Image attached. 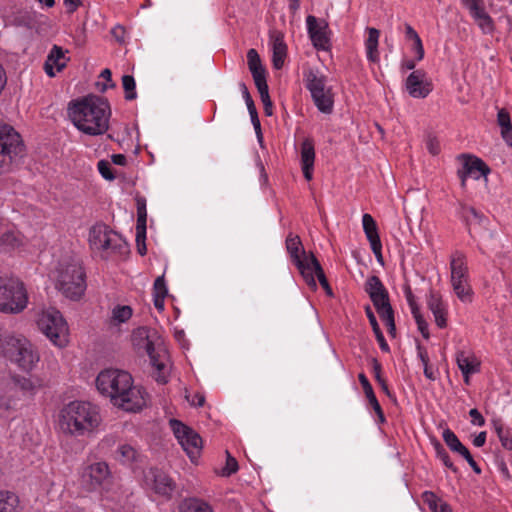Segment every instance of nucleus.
<instances>
[{
    "mask_svg": "<svg viewBox=\"0 0 512 512\" xmlns=\"http://www.w3.org/2000/svg\"><path fill=\"white\" fill-rule=\"evenodd\" d=\"M461 217L468 227H470L473 220L480 225L485 220L483 214L479 213L474 207L465 204H461Z\"/></svg>",
    "mask_w": 512,
    "mask_h": 512,
    "instance_id": "obj_35",
    "label": "nucleus"
},
{
    "mask_svg": "<svg viewBox=\"0 0 512 512\" xmlns=\"http://www.w3.org/2000/svg\"><path fill=\"white\" fill-rule=\"evenodd\" d=\"M179 512H213L212 508L204 501L197 498L185 499L179 505Z\"/></svg>",
    "mask_w": 512,
    "mask_h": 512,
    "instance_id": "obj_30",
    "label": "nucleus"
},
{
    "mask_svg": "<svg viewBox=\"0 0 512 512\" xmlns=\"http://www.w3.org/2000/svg\"><path fill=\"white\" fill-rule=\"evenodd\" d=\"M101 418L96 406L89 402L73 401L60 411V429L71 435H84L93 431L100 423Z\"/></svg>",
    "mask_w": 512,
    "mask_h": 512,
    "instance_id": "obj_3",
    "label": "nucleus"
},
{
    "mask_svg": "<svg viewBox=\"0 0 512 512\" xmlns=\"http://www.w3.org/2000/svg\"><path fill=\"white\" fill-rule=\"evenodd\" d=\"M247 60H248V66L251 71V74L265 70L261 63V59L259 57V54L255 49H249L247 52Z\"/></svg>",
    "mask_w": 512,
    "mask_h": 512,
    "instance_id": "obj_45",
    "label": "nucleus"
},
{
    "mask_svg": "<svg viewBox=\"0 0 512 512\" xmlns=\"http://www.w3.org/2000/svg\"><path fill=\"white\" fill-rule=\"evenodd\" d=\"M371 301L377 312L391 305L388 292L374 299H371Z\"/></svg>",
    "mask_w": 512,
    "mask_h": 512,
    "instance_id": "obj_54",
    "label": "nucleus"
},
{
    "mask_svg": "<svg viewBox=\"0 0 512 512\" xmlns=\"http://www.w3.org/2000/svg\"><path fill=\"white\" fill-rule=\"evenodd\" d=\"M428 307L434 315L435 322H436L437 326L440 328L446 327V325H447L446 310L443 306L441 297L438 294H436L434 292L430 293V296L428 299Z\"/></svg>",
    "mask_w": 512,
    "mask_h": 512,
    "instance_id": "obj_21",
    "label": "nucleus"
},
{
    "mask_svg": "<svg viewBox=\"0 0 512 512\" xmlns=\"http://www.w3.org/2000/svg\"><path fill=\"white\" fill-rule=\"evenodd\" d=\"M240 89H241L243 98L246 102L247 109L249 111V114L251 117V122L255 129L258 141L260 143H262L263 136H262V131H261V124H260V120L258 118V113H257L256 107H255L254 101H253L245 83L240 84Z\"/></svg>",
    "mask_w": 512,
    "mask_h": 512,
    "instance_id": "obj_20",
    "label": "nucleus"
},
{
    "mask_svg": "<svg viewBox=\"0 0 512 512\" xmlns=\"http://www.w3.org/2000/svg\"><path fill=\"white\" fill-rule=\"evenodd\" d=\"M478 26L481 28V30L485 33L492 32L494 29V22L493 19L490 17L488 13L484 14L475 21Z\"/></svg>",
    "mask_w": 512,
    "mask_h": 512,
    "instance_id": "obj_51",
    "label": "nucleus"
},
{
    "mask_svg": "<svg viewBox=\"0 0 512 512\" xmlns=\"http://www.w3.org/2000/svg\"><path fill=\"white\" fill-rule=\"evenodd\" d=\"M145 239H146V233H140V230H136V244H137V249H138V252L140 255H145L146 252H147V247H146V244H145Z\"/></svg>",
    "mask_w": 512,
    "mask_h": 512,
    "instance_id": "obj_56",
    "label": "nucleus"
},
{
    "mask_svg": "<svg viewBox=\"0 0 512 512\" xmlns=\"http://www.w3.org/2000/svg\"><path fill=\"white\" fill-rule=\"evenodd\" d=\"M81 481L89 491H109L114 483V476L108 464L101 461L86 466L81 473Z\"/></svg>",
    "mask_w": 512,
    "mask_h": 512,
    "instance_id": "obj_11",
    "label": "nucleus"
},
{
    "mask_svg": "<svg viewBox=\"0 0 512 512\" xmlns=\"http://www.w3.org/2000/svg\"><path fill=\"white\" fill-rule=\"evenodd\" d=\"M98 391L110 397L114 406L127 412L139 411L145 406L141 388L133 385L132 376L122 370L106 369L96 378Z\"/></svg>",
    "mask_w": 512,
    "mask_h": 512,
    "instance_id": "obj_1",
    "label": "nucleus"
},
{
    "mask_svg": "<svg viewBox=\"0 0 512 512\" xmlns=\"http://www.w3.org/2000/svg\"><path fill=\"white\" fill-rule=\"evenodd\" d=\"M451 282L468 279V267L462 253L456 252L450 262Z\"/></svg>",
    "mask_w": 512,
    "mask_h": 512,
    "instance_id": "obj_22",
    "label": "nucleus"
},
{
    "mask_svg": "<svg viewBox=\"0 0 512 512\" xmlns=\"http://www.w3.org/2000/svg\"><path fill=\"white\" fill-rule=\"evenodd\" d=\"M154 295L167 296L168 290L165 284L164 275L156 278L153 285Z\"/></svg>",
    "mask_w": 512,
    "mask_h": 512,
    "instance_id": "obj_53",
    "label": "nucleus"
},
{
    "mask_svg": "<svg viewBox=\"0 0 512 512\" xmlns=\"http://www.w3.org/2000/svg\"><path fill=\"white\" fill-rule=\"evenodd\" d=\"M0 355L17 363L25 371L32 370L39 361L38 353L34 350L33 345L24 337H8Z\"/></svg>",
    "mask_w": 512,
    "mask_h": 512,
    "instance_id": "obj_7",
    "label": "nucleus"
},
{
    "mask_svg": "<svg viewBox=\"0 0 512 512\" xmlns=\"http://www.w3.org/2000/svg\"><path fill=\"white\" fill-rule=\"evenodd\" d=\"M433 447L435 449L437 457L443 462V464L450 470H452L454 473L458 472L457 467L454 466L453 462L451 461L449 454L443 447V445L436 439L432 441Z\"/></svg>",
    "mask_w": 512,
    "mask_h": 512,
    "instance_id": "obj_39",
    "label": "nucleus"
},
{
    "mask_svg": "<svg viewBox=\"0 0 512 512\" xmlns=\"http://www.w3.org/2000/svg\"><path fill=\"white\" fill-rule=\"evenodd\" d=\"M425 142L427 150L431 155L437 156L440 153V141L435 135H433L432 133H428L426 135Z\"/></svg>",
    "mask_w": 512,
    "mask_h": 512,
    "instance_id": "obj_46",
    "label": "nucleus"
},
{
    "mask_svg": "<svg viewBox=\"0 0 512 512\" xmlns=\"http://www.w3.org/2000/svg\"><path fill=\"white\" fill-rule=\"evenodd\" d=\"M170 427L182 448L192 461H195L202 449V439L192 428L177 419L169 421Z\"/></svg>",
    "mask_w": 512,
    "mask_h": 512,
    "instance_id": "obj_13",
    "label": "nucleus"
},
{
    "mask_svg": "<svg viewBox=\"0 0 512 512\" xmlns=\"http://www.w3.org/2000/svg\"><path fill=\"white\" fill-rule=\"evenodd\" d=\"M456 362L462 374H473L479 371L480 362L472 357L465 356L463 351H459L456 356Z\"/></svg>",
    "mask_w": 512,
    "mask_h": 512,
    "instance_id": "obj_27",
    "label": "nucleus"
},
{
    "mask_svg": "<svg viewBox=\"0 0 512 512\" xmlns=\"http://www.w3.org/2000/svg\"><path fill=\"white\" fill-rule=\"evenodd\" d=\"M458 159L462 161V168L457 171V175L461 180V187H466L467 177L479 179L481 176L486 177L490 173V168L480 158L461 154Z\"/></svg>",
    "mask_w": 512,
    "mask_h": 512,
    "instance_id": "obj_14",
    "label": "nucleus"
},
{
    "mask_svg": "<svg viewBox=\"0 0 512 512\" xmlns=\"http://www.w3.org/2000/svg\"><path fill=\"white\" fill-rule=\"evenodd\" d=\"M64 5L67 8V13L72 14L82 2L80 0H64Z\"/></svg>",
    "mask_w": 512,
    "mask_h": 512,
    "instance_id": "obj_63",
    "label": "nucleus"
},
{
    "mask_svg": "<svg viewBox=\"0 0 512 512\" xmlns=\"http://www.w3.org/2000/svg\"><path fill=\"white\" fill-rule=\"evenodd\" d=\"M28 302L23 282L18 278L0 277V311L8 314L22 312Z\"/></svg>",
    "mask_w": 512,
    "mask_h": 512,
    "instance_id": "obj_5",
    "label": "nucleus"
},
{
    "mask_svg": "<svg viewBox=\"0 0 512 512\" xmlns=\"http://www.w3.org/2000/svg\"><path fill=\"white\" fill-rule=\"evenodd\" d=\"M499 440L505 449L512 450V437L510 436L508 431H506L505 434L500 436Z\"/></svg>",
    "mask_w": 512,
    "mask_h": 512,
    "instance_id": "obj_64",
    "label": "nucleus"
},
{
    "mask_svg": "<svg viewBox=\"0 0 512 512\" xmlns=\"http://www.w3.org/2000/svg\"><path fill=\"white\" fill-rule=\"evenodd\" d=\"M0 242L3 246L13 248L17 245L18 240L13 232H6L1 236Z\"/></svg>",
    "mask_w": 512,
    "mask_h": 512,
    "instance_id": "obj_55",
    "label": "nucleus"
},
{
    "mask_svg": "<svg viewBox=\"0 0 512 512\" xmlns=\"http://www.w3.org/2000/svg\"><path fill=\"white\" fill-rule=\"evenodd\" d=\"M469 415L472 418V424L477 426H483L485 424V419L481 415V413L476 409L473 408L469 411Z\"/></svg>",
    "mask_w": 512,
    "mask_h": 512,
    "instance_id": "obj_58",
    "label": "nucleus"
},
{
    "mask_svg": "<svg viewBox=\"0 0 512 512\" xmlns=\"http://www.w3.org/2000/svg\"><path fill=\"white\" fill-rule=\"evenodd\" d=\"M415 321L417 323L418 330L420 331L422 336L425 339H429L430 335H429V331H428V324L425 321V319L423 318V316H418L417 319H415Z\"/></svg>",
    "mask_w": 512,
    "mask_h": 512,
    "instance_id": "obj_57",
    "label": "nucleus"
},
{
    "mask_svg": "<svg viewBox=\"0 0 512 512\" xmlns=\"http://www.w3.org/2000/svg\"><path fill=\"white\" fill-rule=\"evenodd\" d=\"M0 512H20L18 496L9 491H0Z\"/></svg>",
    "mask_w": 512,
    "mask_h": 512,
    "instance_id": "obj_29",
    "label": "nucleus"
},
{
    "mask_svg": "<svg viewBox=\"0 0 512 512\" xmlns=\"http://www.w3.org/2000/svg\"><path fill=\"white\" fill-rule=\"evenodd\" d=\"M365 292L369 295L370 299H374L380 295L387 293L380 278L376 275L368 277L365 283Z\"/></svg>",
    "mask_w": 512,
    "mask_h": 512,
    "instance_id": "obj_33",
    "label": "nucleus"
},
{
    "mask_svg": "<svg viewBox=\"0 0 512 512\" xmlns=\"http://www.w3.org/2000/svg\"><path fill=\"white\" fill-rule=\"evenodd\" d=\"M307 30L313 46L317 50H329L330 38L328 23L324 19H317L313 15L306 18Z\"/></svg>",
    "mask_w": 512,
    "mask_h": 512,
    "instance_id": "obj_15",
    "label": "nucleus"
},
{
    "mask_svg": "<svg viewBox=\"0 0 512 512\" xmlns=\"http://www.w3.org/2000/svg\"><path fill=\"white\" fill-rule=\"evenodd\" d=\"M406 89L413 98H426L432 91L433 85L426 72L414 70L406 79Z\"/></svg>",
    "mask_w": 512,
    "mask_h": 512,
    "instance_id": "obj_16",
    "label": "nucleus"
},
{
    "mask_svg": "<svg viewBox=\"0 0 512 512\" xmlns=\"http://www.w3.org/2000/svg\"><path fill=\"white\" fill-rule=\"evenodd\" d=\"M37 324L39 329L54 345L58 347L66 345L68 327L58 310L51 309L43 313Z\"/></svg>",
    "mask_w": 512,
    "mask_h": 512,
    "instance_id": "obj_10",
    "label": "nucleus"
},
{
    "mask_svg": "<svg viewBox=\"0 0 512 512\" xmlns=\"http://www.w3.org/2000/svg\"><path fill=\"white\" fill-rule=\"evenodd\" d=\"M358 378L362 385L364 393L369 401V404L372 407L377 406L379 404V402L374 394L373 388H372L370 382L368 381L367 377L363 373H360Z\"/></svg>",
    "mask_w": 512,
    "mask_h": 512,
    "instance_id": "obj_44",
    "label": "nucleus"
},
{
    "mask_svg": "<svg viewBox=\"0 0 512 512\" xmlns=\"http://www.w3.org/2000/svg\"><path fill=\"white\" fill-rule=\"evenodd\" d=\"M67 112L75 127L87 135H101L109 128L111 111L107 99L103 97L89 94L72 100Z\"/></svg>",
    "mask_w": 512,
    "mask_h": 512,
    "instance_id": "obj_2",
    "label": "nucleus"
},
{
    "mask_svg": "<svg viewBox=\"0 0 512 512\" xmlns=\"http://www.w3.org/2000/svg\"><path fill=\"white\" fill-rule=\"evenodd\" d=\"M98 170L101 176L106 180H114L115 175L113 173V168L111 164L107 160H100L98 162Z\"/></svg>",
    "mask_w": 512,
    "mask_h": 512,
    "instance_id": "obj_47",
    "label": "nucleus"
},
{
    "mask_svg": "<svg viewBox=\"0 0 512 512\" xmlns=\"http://www.w3.org/2000/svg\"><path fill=\"white\" fill-rule=\"evenodd\" d=\"M14 22L17 26L32 28L34 26V18L30 13H24L15 17Z\"/></svg>",
    "mask_w": 512,
    "mask_h": 512,
    "instance_id": "obj_52",
    "label": "nucleus"
},
{
    "mask_svg": "<svg viewBox=\"0 0 512 512\" xmlns=\"http://www.w3.org/2000/svg\"><path fill=\"white\" fill-rule=\"evenodd\" d=\"M372 368L374 371L375 378L379 385L381 386L382 390L389 394L388 385L386 381L381 376V364L378 362L376 358L372 359Z\"/></svg>",
    "mask_w": 512,
    "mask_h": 512,
    "instance_id": "obj_48",
    "label": "nucleus"
},
{
    "mask_svg": "<svg viewBox=\"0 0 512 512\" xmlns=\"http://www.w3.org/2000/svg\"><path fill=\"white\" fill-rule=\"evenodd\" d=\"M286 249L307 285L312 289H316L317 284L311 276V270L309 268L310 253L306 254L300 237L298 235L289 234L286 238Z\"/></svg>",
    "mask_w": 512,
    "mask_h": 512,
    "instance_id": "obj_12",
    "label": "nucleus"
},
{
    "mask_svg": "<svg viewBox=\"0 0 512 512\" xmlns=\"http://www.w3.org/2000/svg\"><path fill=\"white\" fill-rule=\"evenodd\" d=\"M12 383L16 389L28 396H32L42 386L39 379L32 380L20 375L12 376Z\"/></svg>",
    "mask_w": 512,
    "mask_h": 512,
    "instance_id": "obj_25",
    "label": "nucleus"
},
{
    "mask_svg": "<svg viewBox=\"0 0 512 512\" xmlns=\"http://www.w3.org/2000/svg\"><path fill=\"white\" fill-rule=\"evenodd\" d=\"M443 440L449 449L462 456L463 458L469 455V450L460 442L456 434L450 429H445L442 434Z\"/></svg>",
    "mask_w": 512,
    "mask_h": 512,
    "instance_id": "obj_26",
    "label": "nucleus"
},
{
    "mask_svg": "<svg viewBox=\"0 0 512 512\" xmlns=\"http://www.w3.org/2000/svg\"><path fill=\"white\" fill-rule=\"evenodd\" d=\"M306 88L309 90L317 109L323 114H331L334 108V93L327 85V78L310 71L306 76Z\"/></svg>",
    "mask_w": 512,
    "mask_h": 512,
    "instance_id": "obj_9",
    "label": "nucleus"
},
{
    "mask_svg": "<svg viewBox=\"0 0 512 512\" xmlns=\"http://www.w3.org/2000/svg\"><path fill=\"white\" fill-rule=\"evenodd\" d=\"M461 2L464 7L468 9L469 13L473 10H477V8L484 4V0H461Z\"/></svg>",
    "mask_w": 512,
    "mask_h": 512,
    "instance_id": "obj_59",
    "label": "nucleus"
},
{
    "mask_svg": "<svg viewBox=\"0 0 512 512\" xmlns=\"http://www.w3.org/2000/svg\"><path fill=\"white\" fill-rule=\"evenodd\" d=\"M112 234H114V231L110 230L108 226L103 224L94 225L89 232L91 249L108 253Z\"/></svg>",
    "mask_w": 512,
    "mask_h": 512,
    "instance_id": "obj_17",
    "label": "nucleus"
},
{
    "mask_svg": "<svg viewBox=\"0 0 512 512\" xmlns=\"http://www.w3.org/2000/svg\"><path fill=\"white\" fill-rule=\"evenodd\" d=\"M454 292L456 293L457 297L463 301H471L472 297V289L470 285L468 284L467 280H458L455 282H451Z\"/></svg>",
    "mask_w": 512,
    "mask_h": 512,
    "instance_id": "obj_37",
    "label": "nucleus"
},
{
    "mask_svg": "<svg viewBox=\"0 0 512 512\" xmlns=\"http://www.w3.org/2000/svg\"><path fill=\"white\" fill-rule=\"evenodd\" d=\"M118 453L120 455L119 459L123 463H131L137 460L138 452L133 446L129 444H123L119 446Z\"/></svg>",
    "mask_w": 512,
    "mask_h": 512,
    "instance_id": "obj_42",
    "label": "nucleus"
},
{
    "mask_svg": "<svg viewBox=\"0 0 512 512\" xmlns=\"http://www.w3.org/2000/svg\"><path fill=\"white\" fill-rule=\"evenodd\" d=\"M422 498L424 502H426L429 506V508L433 512H437V507L439 506L440 502H442L441 499H439L433 492L431 491H425L422 494Z\"/></svg>",
    "mask_w": 512,
    "mask_h": 512,
    "instance_id": "obj_50",
    "label": "nucleus"
},
{
    "mask_svg": "<svg viewBox=\"0 0 512 512\" xmlns=\"http://www.w3.org/2000/svg\"><path fill=\"white\" fill-rule=\"evenodd\" d=\"M315 151L313 141L311 139H305L301 145V163L306 167L314 166Z\"/></svg>",
    "mask_w": 512,
    "mask_h": 512,
    "instance_id": "obj_36",
    "label": "nucleus"
},
{
    "mask_svg": "<svg viewBox=\"0 0 512 512\" xmlns=\"http://www.w3.org/2000/svg\"><path fill=\"white\" fill-rule=\"evenodd\" d=\"M309 268L311 270V276L314 279H315L314 275L317 277L320 285L325 290L327 296L333 297L334 293H333L332 288L330 287L329 282H328V280H327V278L325 276L323 268H322L320 262L318 261V259L315 257V255L313 253H310Z\"/></svg>",
    "mask_w": 512,
    "mask_h": 512,
    "instance_id": "obj_24",
    "label": "nucleus"
},
{
    "mask_svg": "<svg viewBox=\"0 0 512 512\" xmlns=\"http://www.w3.org/2000/svg\"><path fill=\"white\" fill-rule=\"evenodd\" d=\"M227 459H226V465L223 468L222 475L224 476H230L233 473H236L238 470V462L237 460L230 455L228 451H226Z\"/></svg>",
    "mask_w": 512,
    "mask_h": 512,
    "instance_id": "obj_49",
    "label": "nucleus"
},
{
    "mask_svg": "<svg viewBox=\"0 0 512 512\" xmlns=\"http://www.w3.org/2000/svg\"><path fill=\"white\" fill-rule=\"evenodd\" d=\"M112 36L115 38V40L119 43H124V35H125V29L123 26H116L111 30Z\"/></svg>",
    "mask_w": 512,
    "mask_h": 512,
    "instance_id": "obj_60",
    "label": "nucleus"
},
{
    "mask_svg": "<svg viewBox=\"0 0 512 512\" xmlns=\"http://www.w3.org/2000/svg\"><path fill=\"white\" fill-rule=\"evenodd\" d=\"M122 86L125 92L126 100L131 101L137 98L136 82L133 76L124 75L122 77Z\"/></svg>",
    "mask_w": 512,
    "mask_h": 512,
    "instance_id": "obj_40",
    "label": "nucleus"
},
{
    "mask_svg": "<svg viewBox=\"0 0 512 512\" xmlns=\"http://www.w3.org/2000/svg\"><path fill=\"white\" fill-rule=\"evenodd\" d=\"M132 316V308L128 305H117L112 311V319L124 323Z\"/></svg>",
    "mask_w": 512,
    "mask_h": 512,
    "instance_id": "obj_43",
    "label": "nucleus"
},
{
    "mask_svg": "<svg viewBox=\"0 0 512 512\" xmlns=\"http://www.w3.org/2000/svg\"><path fill=\"white\" fill-rule=\"evenodd\" d=\"M497 124L501 128V136H505L507 132H512V123L509 112L502 108L498 110Z\"/></svg>",
    "mask_w": 512,
    "mask_h": 512,
    "instance_id": "obj_41",
    "label": "nucleus"
},
{
    "mask_svg": "<svg viewBox=\"0 0 512 512\" xmlns=\"http://www.w3.org/2000/svg\"><path fill=\"white\" fill-rule=\"evenodd\" d=\"M377 313L379 314L380 318L385 323H387V321H389V319H394V311H393V308L391 305L382 309L381 311H379Z\"/></svg>",
    "mask_w": 512,
    "mask_h": 512,
    "instance_id": "obj_62",
    "label": "nucleus"
},
{
    "mask_svg": "<svg viewBox=\"0 0 512 512\" xmlns=\"http://www.w3.org/2000/svg\"><path fill=\"white\" fill-rule=\"evenodd\" d=\"M154 482V490L157 494L168 496L174 490L172 479L161 471H151Z\"/></svg>",
    "mask_w": 512,
    "mask_h": 512,
    "instance_id": "obj_23",
    "label": "nucleus"
},
{
    "mask_svg": "<svg viewBox=\"0 0 512 512\" xmlns=\"http://www.w3.org/2000/svg\"><path fill=\"white\" fill-rule=\"evenodd\" d=\"M413 50L416 53V60H422L424 57V48L420 38H417L416 41H414Z\"/></svg>",
    "mask_w": 512,
    "mask_h": 512,
    "instance_id": "obj_61",
    "label": "nucleus"
},
{
    "mask_svg": "<svg viewBox=\"0 0 512 512\" xmlns=\"http://www.w3.org/2000/svg\"><path fill=\"white\" fill-rule=\"evenodd\" d=\"M137 225L136 230H140V233H146V200L144 198H137Z\"/></svg>",
    "mask_w": 512,
    "mask_h": 512,
    "instance_id": "obj_38",
    "label": "nucleus"
},
{
    "mask_svg": "<svg viewBox=\"0 0 512 512\" xmlns=\"http://www.w3.org/2000/svg\"><path fill=\"white\" fill-rule=\"evenodd\" d=\"M156 334V331L152 329L139 327L133 331L131 340L133 347L139 354L146 353L149 356L151 365L154 368L153 378L159 384H166L168 382L166 365L158 360L155 353L153 338Z\"/></svg>",
    "mask_w": 512,
    "mask_h": 512,
    "instance_id": "obj_6",
    "label": "nucleus"
},
{
    "mask_svg": "<svg viewBox=\"0 0 512 512\" xmlns=\"http://www.w3.org/2000/svg\"><path fill=\"white\" fill-rule=\"evenodd\" d=\"M362 224L370 245H372L374 242L377 243L381 241L378 234L377 224L370 214L363 215Z\"/></svg>",
    "mask_w": 512,
    "mask_h": 512,
    "instance_id": "obj_32",
    "label": "nucleus"
},
{
    "mask_svg": "<svg viewBox=\"0 0 512 512\" xmlns=\"http://www.w3.org/2000/svg\"><path fill=\"white\" fill-rule=\"evenodd\" d=\"M272 42V63L273 67L277 70L281 69L287 55V45L284 42V35L280 31H272L270 33Z\"/></svg>",
    "mask_w": 512,
    "mask_h": 512,
    "instance_id": "obj_18",
    "label": "nucleus"
},
{
    "mask_svg": "<svg viewBox=\"0 0 512 512\" xmlns=\"http://www.w3.org/2000/svg\"><path fill=\"white\" fill-rule=\"evenodd\" d=\"M380 32L376 28H368V39L366 41L367 58L376 62L378 60V39Z\"/></svg>",
    "mask_w": 512,
    "mask_h": 512,
    "instance_id": "obj_31",
    "label": "nucleus"
},
{
    "mask_svg": "<svg viewBox=\"0 0 512 512\" xmlns=\"http://www.w3.org/2000/svg\"><path fill=\"white\" fill-rule=\"evenodd\" d=\"M25 155L21 135L12 126L0 124V175L12 172Z\"/></svg>",
    "mask_w": 512,
    "mask_h": 512,
    "instance_id": "obj_4",
    "label": "nucleus"
},
{
    "mask_svg": "<svg viewBox=\"0 0 512 512\" xmlns=\"http://www.w3.org/2000/svg\"><path fill=\"white\" fill-rule=\"evenodd\" d=\"M67 60L68 58L65 57V51L61 47L54 45L45 61V72L50 77L55 76L54 67L58 72L61 71L65 68Z\"/></svg>",
    "mask_w": 512,
    "mask_h": 512,
    "instance_id": "obj_19",
    "label": "nucleus"
},
{
    "mask_svg": "<svg viewBox=\"0 0 512 512\" xmlns=\"http://www.w3.org/2000/svg\"><path fill=\"white\" fill-rule=\"evenodd\" d=\"M56 287L66 298L71 300L80 299L86 290L83 268L76 263L67 265L60 270Z\"/></svg>",
    "mask_w": 512,
    "mask_h": 512,
    "instance_id": "obj_8",
    "label": "nucleus"
},
{
    "mask_svg": "<svg viewBox=\"0 0 512 512\" xmlns=\"http://www.w3.org/2000/svg\"><path fill=\"white\" fill-rule=\"evenodd\" d=\"M110 237H112V239L111 244H109L108 252L122 257L127 256L130 252L128 243L116 232H114Z\"/></svg>",
    "mask_w": 512,
    "mask_h": 512,
    "instance_id": "obj_34",
    "label": "nucleus"
},
{
    "mask_svg": "<svg viewBox=\"0 0 512 512\" xmlns=\"http://www.w3.org/2000/svg\"><path fill=\"white\" fill-rule=\"evenodd\" d=\"M365 313H366V316L370 322V325L372 327V330L375 334V337L379 343V346L381 348L382 351L384 352H389L390 348H389V345L387 344L385 338H384V335L379 327V324L377 322V319L371 309V307L369 305H367L365 307Z\"/></svg>",
    "mask_w": 512,
    "mask_h": 512,
    "instance_id": "obj_28",
    "label": "nucleus"
}]
</instances>
